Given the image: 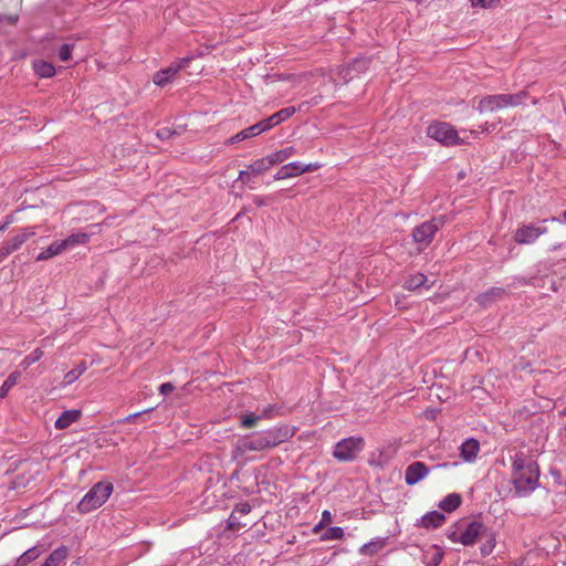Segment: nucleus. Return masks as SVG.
<instances>
[{
    "label": "nucleus",
    "mask_w": 566,
    "mask_h": 566,
    "mask_svg": "<svg viewBox=\"0 0 566 566\" xmlns=\"http://www.w3.org/2000/svg\"><path fill=\"white\" fill-rule=\"evenodd\" d=\"M321 522H322L323 524H325V525H328V524H331V523H332V514H331V512H329V511H324V512L322 513V520H321Z\"/></svg>",
    "instance_id": "nucleus-48"
},
{
    "label": "nucleus",
    "mask_w": 566,
    "mask_h": 566,
    "mask_svg": "<svg viewBox=\"0 0 566 566\" xmlns=\"http://www.w3.org/2000/svg\"><path fill=\"white\" fill-rule=\"evenodd\" d=\"M480 444L475 439L465 440L460 447V454L465 461H472L476 458Z\"/></svg>",
    "instance_id": "nucleus-18"
},
{
    "label": "nucleus",
    "mask_w": 566,
    "mask_h": 566,
    "mask_svg": "<svg viewBox=\"0 0 566 566\" xmlns=\"http://www.w3.org/2000/svg\"><path fill=\"white\" fill-rule=\"evenodd\" d=\"M370 60L367 57H357L352 63L338 67L336 84H345L365 73L369 69Z\"/></svg>",
    "instance_id": "nucleus-6"
},
{
    "label": "nucleus",
    "mask_w": 566,
    "mask_h": 566,
    "mask_svg": "<svg viewBox=\"0 0 566 566\" xmlns=\"http://www.w3.org/2000/svg\"><path fill=\"white\" fill-rule=\"evenodd\" d=\"M443 558V552L437 547H431V552L423 555V563L428 566H438Z\"/></svg>",
    "instance_id": "nucleus-30"
},
{
    "label": "nucleus",
    "mask_w": 566,
    "mask_h": 566,
    "mask_svg": "<svg viewBox=\"0 0 566 566\" xmlns=\"http://www.w3.org/2000/svg\"><path fill=\"white\" fill-rule=\"evenodd\" d=\"M326 525L323 524L322 522H319L318 524H316L313 528V533L314 534H317L321 530H323Z\"/></svg>",
    "instance_id": "nucleus-49"
},
{
    "label": "nucleus",
    "mask_w": 566,
    "mask_h": 566,
    "mask_svg": "<svg viewBox=\"0 0 566 566\" xmlns=\"http://www.w3.org/2000/svg\"><path fill=\"white\" fill-rule=\"evenodd\" d=\"M507 294L506 290L503 287L493 286L485 291L484 293H481L476 296V302L483 306L486 307L493 302L497 300H502Z\"/></svg>",
    "instance_id": "nucleus-15"
},
{
    "label": "nucleus",
    "mask_w": 566,
    "mask_h": 566,
    "mask_svg": "<svg viewBox=\"0 0 566 566\" xmlns=\"http://www.w3.org/2000/svg\"><path fill=\"white\" fill-rule=\"evenodd\" d=\"M539 467L536 461L527 458L523 452L513 457L512 481L516 492H533L538 483Z\"/></svg>",
    "instance_id": "nucleus-2"
},
{
    "label": "nucleus",
    "mask_w": 566,
    "mask_h": 566,
    "mask_svg": "<svg viewBox=\"0 0 566 566\" xmlns=\"http://www.w3.org/2000/svg\"><path fill=\"white\" fill-rule=\"evenodd\" d=\"M67 555L69 548L66 546H61L50 554L42 566H59L60 563L67 557Z\"/></svg>",
    "instance_id": "nucleus-24"
},
{
    "label": "nucleus",
    "mask_w": 566,
    "mask_h": 566,
    "mask_svg": "<svg viewBox=\"0 0 566 566\" xmlns=\"http://www.w3.org/2000/svg\"><path fill=\"white\" fill-rule=\"evenodd\" d=\"M271 164L268 160L266 156L260 159L254 160L250 165L247 166L245 169L241 170L238 176V180L242 181L243 184H248L251 189L254 188V186L250 185L252 181V177L259 176L264 174L271 168Z\"/></svg>",
    "instance_id": "nucleus-9"
},
{
    "label": "nucleus",
    "mask_w": 566,
    "mask_h": 566,
    "mask_svg": "<svg viewBox=\"0 0 566 566\" xmlns=\"http://www.w3.org/2000/svg\"><path fill=\"white\" fill-rule=\"evenodd\" d=\"M441 226L442 221L438 219H431L421 223L412 231L413 241L423 245H428Z\"/></svg>",
    "instance_id": "nucleus-7"
},
{
    "label": "nucleus",
    "mask_w": 566,
    "mask_h": 566,
    "mask_svg": "<svg viewBox=\"0 0 566 566\" xmlns=\"http://www.w3.org/2000/svg\"><path fill=\"white\" fill-rule=\"evenodd\" d=\"M250 511L251 505L248 502H244L240 503L232 513H235L239 516H243L244 514H248Z\"/></svg>",
    "instance_id": "nucleus-43"
},
{
    "label": "nucleus",
    "mask_w": 566,
    "mask_h": 566,
    "mask_svg": "<svg viewBox=\"0 0 566 566\" xmlns=\"http://www.w3.org/2000/svg\"><path fill=\"white\" fill-rule=\"evenodd\" d=\"M560 247H562V244H556V245L553 247V250H556V249H558Z\"/></svg>",
    "instance_id": "nucleus-53"
},
{
    "label": "nucleus",
    "mask_w": 566,
    "mask_h": 566,
    "mask_svg": "<svg viewBox=\"0 0 566 566\" xmlns=\"http://www.w3.org/2000/svg\"><path fill=\"white\" fill-rule=\"evenodd\" d=\"M494 538H490L485 544L481 546V553L483 556H486L492 553L494 548Z\"/></svg>",
    "instance_id": "nucleus-45"
},
{
    "label": "nucleus",
    "mask_w": 566,
    "mask_h": 566,
    "mask_svg": "<svg viewBox=\"0 0 566 566\" xmlns=\"http://www.w3.org/2000/svg\"><path fill=\"white\" fill-rule=\"evenodd\" d=\"M41 555V551L38 546L29 548L24 552L17 560V566H25L32 560L36 559Z\"/></svg>",
    "instance_id": "nucleus-32"
},
{
    "label": "nucleus",
    "mask_w": 566,
    "mask_h": 566,
    "mask_svg": "<svg viewBox=\"0 0 566 566\" xmlns=\"http://www.w3.org/2000/svg\"><path fill=\"white\" fill-rule=\"evenodd\" d=\"M90 240V235L85 232L73 233L67 238L60 240L62 244V249L66 251L67 249L74 248L80 244H85Z\"/></svg>",
    "instance_id": "nucleus-21"
},
{
    "label": "nucleus",
    "mask_w": 566,
    "mask_h": 566,
    "mask_svg": "<svg viewBox=\"0 0 566 566\" xmlns=\"http://www.w3.org/2000/svg\"><path fill=\"white\" fill-rule=\"evenodd\" d=\"M81 418V411L77 409L65 410L61 413V416L55 420L56 429H66L72 423L76 422Z\"/></svg>",
    "instance_id": "nucleus-17"
},
{
    "label": "nucleus",
    "mask_w": 566,
    "mask_h": 566,
    "mask_svg": "<svg viewBox=\"0 0 566 566\" xmlns=\"http://www.w3.org/2000/svg\"><path fill=\"white\" fill-rule=\"evenodd\" d=\"M113 483L109 481H101L94 484V486L85 495H112Z\"/></svg>",
    "instance_id": "nucleus-28"
},
{
    "label": "nucleus",
    "mask_w": 566,
    "mask_h": 566,
    "mask_svg": "<svg viewBox=\"0 0 566 566\" xmlns=\"http://www.w3.org/2000/svg\"><path fill=\"white\" fill-rule=\"evenodd\" d=\"M87 365L85 361L77 364L72 370L67 371L64 376V382L70 385L74 382L81 375L85 373Z\"/></svg>",
    "instance_id": "nucleus-31"
},
{
    "label": "nucleus",
    "mask_w": 566,
    "mask_h": 566,
    "mask_svg": "<svg viewBox=\"0 0 566 566\" xmlns=\"http://www.w3.org/2000/svg\"><path fill=\"white\" fill-rule=\"evenodd\" d=\"M427 276L423 273H417L406 279L403 287L408 291H415L423 286L427 282Z\"/></svg>",
    "instance_id": "nucleus-27"
},
{
    "label": "nucleus",
    "mask_w": 566,
    "mask_h": 566,
    "mask_svg": "<svg viewBox=\"0 0 566 566\" xmlns=\"http://www.w3.org/2000/svg\"><path fill=\"white\" fill-rule=\"evenodd\" d=\"M296 112V108L294 106H289L285 108L280 109L279 112L274 113L270 117L260 120L261 126L263 127V132H266L271 129L272 127L276 126L277 124L286 120L291 116H293Z\"/></svg>",
    "instance_id": "nucleus-13"
},
{
    "label": "nucleus",
    "mask_w": 566,
    "mask_h": 566,
    "mask_svg": "<svg viewBox=\"0 0 566 566\" xmlns=\"http://www.w3.org/2000/svg\"><path fill=\"white\" fill-rule=\"evenodd\" d=\"M427 134L430 138L438 140L444 146L460 144L458 132L448 123H433L429 125Z\"/></svg>",
    "instance_id": "nucleus-5"
},
{
    "label": "nucleus",
    "mask_w": 566,
    "mask_h": 566,
    "mask_svg": "<svg viewBox=\"0 0 566 566\" xmlns=\"http://www.w3.org/2000/svg\"><path fill=\"white\" fill-rule=\"evenodd\" d=\"M21 374L19 371L11 373L8 378L4 380L0 388V397L4 398L9 390L17 385L18 380L20 379Z\"/></svg>",
    "instance_id": "nucleus-33"
},
{
    "label": "nucleus",
    "mask_w": 566,
    "mask_h": 566,
    "mask_svg": "<svg viewBox=\"0 0 566 566\" xmlns=\"http://www.w3.org/2000/svg\"><path fill=\"white\" fill-rule=\"evenodd\" d=\"M344 537V531L339 526H333L328 527L324 535L322 536V539H342Z\"/></svg>",
    "instance_id": "nucleus-37"
},
{
    "label": "nucleus",
    "mask_w": 566,
    "mask_h": 566,
    "mask_svg": "<svg viewBox=\"0 0 566 566\" xmlns=\"http://www.w3.org/2000/svg\"><path fill=\"white\" fill-rule=\"evenodd\" d=\"M446 517L438 511H432L423 515L420 520L419 525L426 528H436L442 525Z\"/></svg>",
    "instance_id": "nucleus-19"
},
{
    "label": "nucleus",
    "mask_w": 566,
    "mask_h": 566,
    "mask_svg": "<svg viewBox=\"0 0 566 566\" xmlns=\"http://www.w3.org/2000/svg\"><path fill=\"white\" fill-rule=\"evenodd\" d=\"M33 70L35 74L42 78H50L55 75V67L52 63L38 60L33 62Z\"/></svg>",
    "instance_id": "nucleus-23"
},
{
    "label": "nucleus",
    "mask_w": 566,
    "mask_h": 566,
    "mask_svg": "<svg viewBox=\"0 0 566 566\" xmlns=\"http://www.w3.org/2000/svg\"><path fill=\"white\" fill-rule=\"evenodd\" d=\"M9 222H6L3 226L0 227V232L4 231Z\"/></svg>",
    "instance_id": "nucleus-51"
},
{
    "label": "nucleus",
    "mask_w": 566,
    "mask_h": 566,
    "mask_svg": "<svg viewBox=\"0 0 566 566\" xmlns=\"http://www.w3.org/2000/svg\"><path fill=\"white\" fill-rule=\"evenodd\" d=\"M363 438L349 437L338 441L334 448L333 455L338 461H353L357 453L363 450Z\"/></svg>",
    "instance_id": "nucleus-4"
},
{
    "label": "nucleus",
    "mask_w": 566,
    "mask_h": 566,
    "mask_svg": "<svg viewBox=\"0 0 566 566\" xmlns=\"http://www.w3.org/2000/svg\"><path fill=\"white\" fill-rule=\"evenodd\" d=\"M35 235L34 228H24L21 232L10 240L7 243L10 245L11 250L17 251L25 241H28L31 237Z\"/></svg>",
    "instance_id": "nucleus-20"
},
{
    "label": "nucleus",
    "mask_w": 566,
    "mask_h": 566,
    "mask_svg": "<svg viewBox=\"0 0 566 566\" xmlns=\"http://www.w3.org/2000/svg\"><path fill=\"white\" fill-rule=\"evenodd\" d=\"M12 252L14 251L11 250L10 245L7 242H4L3 245L0 247V260L6 259Z\"/></svg>",
    "instance_id": "nucleus-46"
},
{
    "label": "nucleus",
    "mask_w": 566,
    "mask_h": 566,
    "mask_svg": "<svg viewBox=\"0 0 566 566\" xmlns=\"http://www.w3.org/2000/svg\"><path fill=\"white\" fill-rule=\"evenodd\" d=\"M296 429L289 424L272 427L265 431H261L251 438L239 441L232 450V459L238 460L243 457L247 451H263L272 449L293 438Z\"/></svg>",
    "instance_id": "nucleus-1"
},
{
    "label": "nucleus",
    "mask_w": 566,
    "mask_h": 566,
    "mask_svg": "<svg viewBox=\"0 0 566 566\" xmlns=\"http://www.w3.org/2000/svg\"><path fill=\"white\" fill-rule=\"evenodd\" d=\"M73 48H74V44H70V43L62 44L57 52L60 60L63 62H67L72 56Z\"/></svg>",
    "instance_id": "nucleus-39"
},
{
    "label": "nucleus",
    "mask_w": 566,
    "mask_h": 566,
    "mask_svg": "<svg viewBox=\"0 0 566 566\" xmlns=\"http://www.w3.org/2000/svg\"><path fill=\"white\" fill-rule=\"evenodd\" d=\"M563 221L566 222V210L562 214Z\"/></svg>",
    "instance_id": "nucleus-52"
},
{
    "label": "nucleus",
    "mask_w": 566,
    "mask_h": 566,
    "mask_svg": "<svg viewBox=\"0 0 566 566\" xmlns=\"http://www.w3.org/2000/svg\"><path fill=\"white\" fill-rule=\"evenodd\" d=\"M318 168H319V165H317V164L303 165L301 163L293 161V163L282 166L274 175V179L282 180V179H286V178H292V177L300 176L306 171H314Z\"/></svg>",
    "instance_id": "nucleus-10"
},
{
    "label": "nucleus",
    "mask_w": 566,
    "mask_h": 566,
    "mask_svg": "<svg viewBox=\"0 0 566 566\" xmlns=\"http://www.w3.org/2000/svg\"><path fill=\"white\" fill-rule=\"evenodd\" d=\"M107 497H82L77 504V510L85 514L102 506Z\"/></svg>",
    "instance_id": "nucleus-22"
},
{
    "label": "nucleus",
    "mask_w": 566,
    "mask_h": 566,
    "mask_svg": "<svg viewBox=\"0 0 566 566\" xmlns=\"http://www.w3.org/2000/svg\"><path fill=\"white\" fill-rule=\"evenodd\" d=\"M191 57H184L175 63H171L168 67L157 71L153 76V82L160 87H164L170 83L177 73L187 66Z\"/></svg>",
    "instance_id": "nucleus-8"
},
{
    "label": "nucleus",
    "mask_w": 566,
    "mask_h": 566,
    "mask_svg": "<svg viewBox=\"0 0 566 566\" xmlns=\"http://www.w3.org/2000/svg\"><path fill=\"white\" fill-rule=\"evenodd\" d=\"M428 473V467L423 462L416 461L407 467L405 472V481L408 485H413L423 479Z\"/></svg>",
    "instance_id": "nucleus-12"
},
{
    "label": "nucleus",
    "mask_w": 566,
    "mask_h": 566,
    "mask_svg": "<svg viewBox=\"0 0 566 566\" xmlns=\"http://www.w3.org/2000/svg\"><path fill=\"white\" fill-rule=\"evenodd\" d=\"M43 355H44L43 350L40 348H36L30 355L24 357V359L21 361L20 366L23 367V369H27L32 364L39 361L43 357Z\"/></svg>",
    "instance_id": "nucleus-35"
},
{
    "label": "nucleus",
    "mask_w": 566,
    "mask_h": 566,
    "mask_svg": "<svg viewBox=\"0 0 566 566\" xmlns=\"http://www.w3.org/2000/svg\"><path fill=\"white\" fill-rule=\"evenodd\" d=\"M486 532V528L482 523L473 521L468 524L464 532L458 537L457 533L453 532L451 535L452 541H460L463 545L469 546L476 542V539Z\"/></svg>",
    "instance_id": "nucleus-11"
},
{
    "label": "nucleus",
    "mask_w": 566,
    "mask_h": 566,
    "mask_svg": "<svg viewBox=\"0 0 566 566\" xmlns=\"http://www.w3.org/2000/svg\"><path fill=\"white\" fill-rule=\"evenodd\" d=\"M254 202H255V205H256L258 207H262V206H264V205H265L264 199H263V198H261V197H255V198H254Z\"/></svg>",
    "instance_id": "nucleus-50"
},
{
    "label": "nucleus",
    "mask_w": 566,
    "mask_h": 566,
    "mask_svg": "<svg viewBox=\"0 0 566 566\" xmlns=\"http://www.w3.org/2000/svg\"><path fill=\"white\" fill-rule=\"evenodd\" d=\"M384 545H385V543L382 541H371L367 544H364L359 548V553L363 555L373 556V555L377 554L378 552H380L382 549Z\"/></svg>",
    "instance_id": "nucleus-34"
},
{
    "label": "nucleus",
    "mask_w": 566,
    "mask_h": 566,
    "mask_svg": "<svg viewBox=\"0 0 566 566\" xmlns=\"http://www.w3.org/2000/svg\"><path fill=\"white\" fill-rule=\"evenodd\" d=\"M175 389L171 382H164L159 386V392L163 395L170 394Z\"/></svg>",
    "instance_id": "nucleus-47"
},
{
    "label": "nucleus",
    "mask_w": 566,
    "mask_h": 566,
    "mask_svg": "<svg viewBox=\"0 0 566 566\" xmlns=\"http://www.w3.org/2000/svg\"><path fill=\"white\" fill-rule=\"evenodd\" d=\"M505 107H506V105H505V102L503 98V94H497V95H488V96L483 97L479 102L478 109H479V112L483 113V112H494V111L502 109Z\"/></svg>",
    "instance_id": "nucleus-14"
},
{
    "label": "nucleus",
    "mask_w": 566,
    "mask_h": 566,
    "mask_svg": "<svg viewBox=\"0 0 566 566\" xmlns=\"http://www.w3.org/2000/svg\"><path fill=\"white\" fill-rule=\"evenodd\" d=\"M240 517L239 515H237L235 513H232L229 518H228V528L232 530V531H237L239 530L241 526H245L247 524L245 523H242L240 521Z\"/></svg>",
    "instance_id": "nucleus-41"
},
{
    "label": "nucleus",
    "mask_w": 566,
    "mask_h": 566,
    "mask_svg": "<svg viewBox=\"0 0 566 566\" xmlns=\"http://www.w3.org/2000/svg\"><path fill=\"white\" fill-rule=\"evenodd\" d=\"M500 0H471L472 7L491 8L499 3Z\"/></svg>",
    "instance_id": "nucleus-42"
},
{
    "label": "nucleus",
    "mask_w": 566,
    "mask_h": 566,
    "mask_svg": "<svg viewBox=\"0 0 566 566\" xmlns=\"http://www.w3.org/2000/svg\"><path fill=\"white\" fill-rule=\"evenodd\" d=\"M294 153L295 148L293 146H289L273 154L268 155L266 158L270 161L271 166L273 167L290 158Z\"/></svg>",
    "instance_id": "nucleus-25"
},
{
    "label": "nucleus",
    "mask_w": 566,
    "mask_h": 566,
    "mask_svg": "<svg viewBox=\"0 0 566 566\" xmlns=\"http://www.w3.org/2000/svg\"><path fill=\"white\" fill-rule=\"evenodd\" d=\"M527 97L526 91H521L516 94H503L506 107H515L522 105Z\"/></svg>",
    "instance_id": "nucleus-29"
},
{
    "label": "nucleus",
    "mask_w": 566,
    "mask_h": 566,
    "mask_svg": "<svg viewBox=\"0 0 566 566\" xmlns=\"http://www.w3.org/2000/svg\"><path fill=\"white\" fill-rule=\"evenodd\" d=\"M62 244L60 241L52 242L44 251L36 256V261H45L55 255L63 253Z\"/></svg>",
    "instance_id": "nucleus-26"
},
{
    "label": "nucleus",
    "mask_w": 566,
    "mask_h": 566,
    "mask_svg": "<svg viewBox=\"0 0 566 566\" xmlns=\"http://www.w3.org/2000/svg\"><path fill=\"white\" fill-rule=\"evenodd\" d=\"M461 504V497H444L440 503L439 507L446 512H452L458 509Z\"/></svg>",
    "instance_id": "nucleus-36"
},
{
    "label": "nucleus",
    "mask_w": 566,
    "mask_h": 566,
    "mask_svg": "<svg viewBox=\"0 0 566 566\" xmlns=\"http://www.w3.org/2000/svg\"><path fill=\"white\" fill-rule=\"evenodd\" d=\"M560 222V219L557 217H552L549 219H543L537 224L527 223L520 226L514 232V241L518 244H532L534 243L541 235H544L548 232L546 222Z\"/></svg>",
    "instance_id": "nucleus-3"
},
{
    "label": "nucleus",
    "mask_w": 566,
    "mask_h": 566,
    "mask_svg": "<svg viewBox=\"0 0 566 566\" xmlns=\"http://www.w3.org/2000/svg\"><path fill=\"white\" fill-rule=\"evenodd\" d=\"M175 134H176V132L171 130L168 127H163V128L158 129V132H157L158 138L163 139V140L169 139Z\"/></svg>",
    "instance_id": "nucleus-44"
},
{
    "label": "nucleus",
    "mask_w": 566,
    "mask_h": 566,
    "mask_svg": "<svg viewBox=\"0 0 566 566\" xmlns=\"http://www.w3.org/2000/svg\"><path fill=\"white\" fill-rule=\"evenodd\" d=\"M261 133H263V127L261 126L260 122L239 132L238 134L233 135L231 138L228 139L227 144H235L245 139H249L251 137L258 136Z\"/></svg>",
    "instance_id": "nucleus-16"
},
{
    "label": "nucleus",
    "mask_w": 566,
    "mask_h": 566,
    "mask_svg": "<svg viewBox=\"0 0 566 566\" xmlns=\"http://www.w3.org/2000/svg\"><path fill=\"white\" fill-rule=\"evenodd\" d=\"M151 410H153V408H149V409H145L143 411L130 413V415L126 416L124 419L119 420V423H130V422L135 421L136 419H142L143 421H145L144 416L149 413Z\"/></svg>",
    "instance_id": "nucleus-40"
},
{
    "label": "nucleus",
    "mask_w": 566,
    "mask_h": 566,
    "mask_svg": "<svg viewBox=\"0 0 566 566\" xmlns=\"http://www.w3.org/2000/svg\"><path fill=\"white\" fill-rule=\"evenodd\" d=\"M262 418V416H255L254 413H248L241 416V427L243 428H252L258 421Z\"/></svg>",
    "instance_id": "nucleus-38"
}]
</instances>
